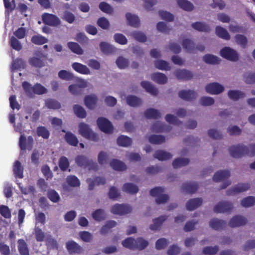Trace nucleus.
<instances>
[{"mask_svg": "<svg viewBox=\"0 0 255 255\" xmlns=\"http://www.w3.org/2000/svg\"><path fill=\"white\" fill-rule=\"evenodd\" d=\"M22 86L26 94L31 97L33 94L42 95L47 92V89L41 84L36 83L33 87L28 82L24 81Z\"/></svg>", "mask_w": 255, "mask_h": 255, "instance_id": "1", "label": "nucleus"}, {"mask_svg": "<svg viewBox=\"0 0 255 255\" xmlns=\"http://www.w3.org/2000/svg\"><path fill=\"white\" fill-rule=\"evenodd\" d=\"M75 160L77 165L81 167H83L89 170L97 171L98 169V166L96 162L88 159L83 155H78L75 158Z\"/></svg>", "mask_w": 255, "mask_h": 255, "instance_id": "2", "label": "nucleus"}, {"mask_svg": "<svg viewBox=\"0 0 255 255\" xmlns=\"http://www.w3.org/2000/svg\"><path fill=\"white\" fill-rule=\"evenodd\" d=\"M79 128V132L83 137L95 142L99 140L98 134L94 132L87 124L84 123H80Z\"/></svg>", "mask_w": 255, "mask_h": 255, "instance_id": "3", "label": "nucleus"}, {"mask_svg": "<svg viewBox=\"0 0 255 255\" xmlns=\"http://www.w3.org/2000/svg\"><path fill=\"white\" fill-rule=\"evenodd\" d=\"M221 55L224 58L232 62H236L238 60L239 55L238 53L233 49L225 47L220 51Z\"/></svg>", "mask_w": 255, "mask_h": 255, "instance_id": "4", "label": "nucleus"}, {"mask_svg": "<svg viewBox=\"0 0 255 255\" xmlns=\"http://www.w3.org/2000/svg\"><path fill=\"white\" fill-rule=\"evenodd\" d=\"M97 125L100 129L107 133L113 132L114 128L111 122L105 118H99L97 120Z\"/></svg>", "mask_w": 255, "mask_h": 255, "instance_id": "5", "label": "nucleus"}, {"mask_svg": "<svg viewBox=\"0 0 255 255\" xmlns=\"http://www.w3.org/2000/svg\"><path fill=\"white\" fill-rule=\"evenodd\" d=\"M205 90L207 93L217 95L225 91V87L218 82H212L206 85Z\"/></svg>", "mask_w": 255, "mask_h": 255, "instance_id": "6", "label": "nucleus"}, {"mask_svg": "<svg viewBox=\"0 0 255 255\" xmlns=\"http://www.w3.org/2000/svg\"><path fill=\"white\" fill-rule=\"evenodd\" d=\"M250 188V185L249 183H238L227 190L226 194L228 196H233L238 193L245 192L248 190Z\"/></svg>", "mask_w": 255, "mask_h": 255, "instance_id": "7", "label": "nucleus"}, {"mask_svg": "<svg viewBox=\"0 0 255 255\" xmlns=\"http://www.w3.org/2000/svg\"><path fill=\"white\" fill-rule=\"evenodd\" d=\"M111 211L114 214L125 215L131 212V208L128 205L116 204L112 207Z\"/></svg>", "mask_w": 255, "mask_h": 255, "instance_id": "8", "label": "nucleus"}, {"mask_svg": "<svg viewBox=\"0 0 255 255\" xmlns=\"http://www.w3.org/2000/svg\"><path fill=\"white\" fill-rule=\"evenodd\" d=\"M42 20L45 24L52 26H57L60 24V19L53 14L44 13L42 15Z\"/></svg>", "mask_w": 255, "mask_h": 255, "instance_id": "9", "label": "nucleus"}, {"mask_svg": "<svg viewBox=\"0 0 255 255\" xmlns=\"http://www.w3.org/2000/svg\"><path fill=\"white\" fill-rule=\"evenodd\" d=\"M234 208L233 204L229 201H221L218 203L214 208L216 213H228L231 212Z\"/></svg>", "mask_w": 255, "mask_h": 255, "instance_id": "10", "label": "nucleus"}, {"mask_svg": "<svg viewBox=\"0 0 255 255\" xmlns=\"http://www.w3.org/2000/svg\"><path fill=\"white\" fill-rule=\"evenodd\" d=\"M33 138L32 136L29 135L26 139L24 135L21 134L19 139V146L21 150L27 149L31 150L33 147Z\"/></svg>", "mask_w": 255, "mask_h": 255, "instance_id": "11", "label": "nucleus"}, {"mask_svg": "<svg viewBox=\"0 0 255 255\" xmlns=\"http://www.w3.org/2000/svg\"><path fill=\"white\" fill-rule=\"evenodd\" d=\"M245 145L239 144L236 145H233L229 148L230 155L234 158H239L245 155Z\"/></svg>", "mask_w": 255, "mask_h": 255, "instance_id": "12", "label": "nucleus"}, {"mask_svg": "<svg viewBox=\"0 0 255 255\" xmlns=\"http://www.w3.org/2000/svg\"><path fill=\"white\" fill-rule=\"evenodd\" d=\"M248 222L246 217L238 215L234 216L230 220L228 225L231 228H237L245 225Z\"/></svg>", "mask_w": 255, "mask_h": 255, "instance_id": "13", "label": "nucleus"}, {"mask_svg": "<svg viewBox=\"0 0 255 255\" xmlns=\"http://www.w3.org/2000/svg\"><path fill=\"white\" fill-rule=\"evenodd\" d=\"M66 248L70 254H79L83 251L82 248L78 244L72 240L66 242Z\"/></svg>", "mask_w": 255, "mask_h": 255, "instance_id": "14", "label": "nucleus"}, {"mask_svg": "<svg viewBox=\"0 0 255 255\" xmlns=\"http://www.w3.org/2000/svg\"><path fill=\"white\" fill-rule=\"evenodd\" d=\"M179 97L187 101H192L197 97V94L195 91L191 90H183L178 92Z\"/></svg>", "mask_w": 255, "mask_h": 255, "instance_id": "15", "label": "nucleus"}, {"mask_svg": "<svg viewBox=\"0 0 255 255\" xmlns=\"http://www.w3.org/2000/svg\"><path fill=\"white\" fill-rule=\"evenodd\" d=\"M209 226L217 231L223 230L226 227V222L221 219L213 218L209 222Z\"/></svg>", "mask_w": 255, "mask_h": 255, "instance_id": "16", "label": "nucleus"}, {"mask_svg": "<svg viewBox=\"0 0 255 255\" xmlns=\"http://www.w3.org/2000/svg\"><path fill=\"white\" fill-rule=\"evenodd\" d=\"M174 74L178 79L182 80H189L193 78L192 73L187 70H177L174 72Z\"/></svg>", "mask_w": 255, "mask_h": 255, "instance_id": "17", "label": "nucleus"}, {"mask_svg": "<svg viewBox=\"0 0 255 255\" xmlns=\"http://www.w3.org/2000/svg\"><path fill=\"white\" fill-rule=\"evenodd\" d=\"M227 96L229 98L233 101H237L241 99L246 97V94L239 90H230L227 93Z\"/></svg>", "mask_w": 255, "mask_h": 255, "instance_id": "18", "label": "nucleus"}, {"mask_svg": "<svg viewBox=\"0 0 255 255\" xmlns=\"http://www.w3.org/2000/svg\"><path fill=\"white\" fill-rule=\"evenodd\" d=\"M88 184V189L92 190L94 189L95 185H104L106 183V179L102 177H96L94 180L91 178H88L86 180Z\"/></svg>", "mask_w": 255, "mask_h": 255, "instance_id": "19", "label": "nucleus"}, {"mask_svg": "<svg viewBox=\"0 0 255 255\" xmlns=\"http://www.w3.org/2000/svg\"><path fill=\"white\" fill-rule=\"evenodd\" d=\"M62 131L65 132L64 139L69 145L73 146H77L79 141L76 135L70 131L66 132L64 129Z\"/></svg>", "mask_w": 255, "mask_h": 255, "instance_id": "20", "label": "nucleus"}, {"mask_svg": "<svg viewBox=\"0 0 255 255\" xmlns=\"http://www.w3.org/2000/svg\"><path fill=\"white\" fill-rule=\"evenodd\" d=\"M98 101L97 97L95 94L87 95L84 98V104L90 109H93Z\"/></svg>", "mask_w": 255, "mask_h": 255, "instance_id": "21", "label": "nucleus"}, {"mask_svg": "<svg viewBox=\"0 0 255 255\" xmlns=\"http://www.w3.org/2000/svg\"><path fill=\"white\" fill-rule=\"evenodd\" d=\"M17 244V249L20 255H29L28 245L23 239H18Z\"/></svg>", "mask_w": 255, "mask_h": 255, "instance_id": "22", "label": "nucleus"}, {"mask_svg": "<svg viewBox=\"0 0 255 255\" xmlns=\"http://www.w3.org/2000/svg\"><path fill=\"white\" fill-rule=\"evenodd\" d=\"M202 199L200 198H196L189 200L186 203V208L189 211H193L202 204Z\"/></svg>", "mask_w": 255, "mask_h": 255, "instance_id": "23", "label": "nucleus"}, {"mask_svg": "<svg viewBox=\"0 0 255 255\" xmlns=\"http://www.w3.org/2000/svg\"><path fill=\"white\" fill-rule=\"evenodd\" d=\"M72 68L77 72L82 74L88 75L90 74L89 69L85 65L78 62H74L72 64Z\"/></svg>", "mask_w": 255, "mask_h": 255, "instance_id": "24", "label": "nucleus"}, {"mask_svg": "<svg viewBox=\"0 0 255 255\" xmlns=\"http://www.w3.org/2000/svg\"><path fill=\"white\" fill-rule=\"evenodd\" d=\"M230 176V172L229 170H220L214 174L213 179L215 182H220L228 178Z\"/></svg>", "mask_w": 255, "mask_h": 255, "instance_id": "25", "label": "nucleus"}, {"mask_svg": "<svg viewBox=\"0 0 255 255\" xmlns=\"http://www.w3.org/2000/svg\"><path fill=\"white\" fill-rule=\"evenodd\" d=\"M182 45L185 50L189 53H196L195 44L189 39H184L182 40Z\"/></svg>", "mask_w": 255, "mask_h": 255, "instance_id": "26", "label": "nucleus"}, {"mask_svg": "<svg viewBox=\"0 0 255 255\" xmlns=\"http://www.w3.org/2000/svg\"><path fill=\"white\" fill-rule=\"evenodd\" d=\"M87 86L86 82L83 81L79 85L74 84L69 86V91L73 95H79L82 93V88Z\"/></svg>", "mask_w": 255, "mask_h": 255, "instance_id": "27", "label": "nucleus"}, {"mask_svg": "<svg viewBox=\"0 0 255 255\" xmlns=\"http://www.w3.org/2000/svg\"><path fill=\"white\" fill-rule=\"evenodd\" d=\"M23 167L18 160L14 162L13 166V171L15 177L20 179L22 178L23 177Z\"/></svg>", "mask_w": 255, "mask_h": 255, "instance_id": "28", "label": "nucleus"}, {"mask_svg": "<svg viewBox=\"0 0 255 255\" xmlns=\"http://www.w3.org/2000/svg\"><path fill=\"white\" fill-rule=\"evenodd\" d=\"M110 166L115 170L123 171L127 169L126 165L122 161L114 159L110 162Z\"/></svg>", "mask_w": 255, "mask_h": 255, "instance_id": "29", "label": "nucleus"}, {"mask_svg": "<svg viewBox=\"0 0 255 255\" xmlns=\"http://www.w3.org/2000/svg\"><path fill=\"white\" fill-rule=\"evenodd\" d=\"M126 101L127 104L130 107H137L139 106L141 103V100L134 95H128L127 97Z\"/></svg>", "mask_w": 255, "mask_h": 255, "instance_id": "30", "label": "nucleus"}, {"mask_svg": "<svg viewBox=\"0 0 255 255\" xmlns=\"http://www.w3.org/2000/svg\"><path fill=\"white\" fill-rule=\"evenodd\" d=\"M141 86L145 91L152 95H156L157 94V90L154 87L152 84L148 81H143L140 83Z\"/></svg>", "mask_w": 255, "mask_h": 255, "instance_id": "31", "label": "nucleus"}, {"mask_svg": "<svg viewBox=\"0 0 255 255\" xmlns=\"http://www.w3.org/2000/svg\"><path fill=\"white\" fill-rule=\"evenodd\" d=\"M128 24L133 27H137L139 25L140 20L138 16L128 12L126 14Z\"/></svg>", "mask_w": 255, "mask_h": 255, "instance_id": "32", "label": "nucleus"}, {"mask_svg": "<svg viewBox=\"0 0 255 255\" xmlns=\"http://www.w3.org/2000/svg\"><path fill=\"white\" fill-rule=\"evenodd\" d=\"M182 190L187 193H194L198 189L196 183H185L182 185Z\"/></svg>", "mask_w": 255, "mask_h": 255, "instance_id": "33", "label": "nucleus"}, {"mask_svg": "<svg viewBox=\"0 0 255 255\" xmlns=\"http://www.w3.org/2000/svg\"><path fill=\"white\" fill-rule=\"evenodd\" d=\"M122 190L123 191L130 194H136L138 191V187L131 183H127L124 184Z\"/></svg>", "mask_w": 255, "mask_h": 255, "instance_id": "34", "label": "nucleus"}, {"mask_svg": "<svg viewBox=\"0 0 255 255\" xmlns=\"http://www.w3.org/2000/svg\"><path fill=\"white\" fill-rule=\"evenodd\" d=\"M117 142L121 146L128 147L131 144L132 140L130 137L121 135L118 137Z\"/></svg>", "mask_w": 255, "mask_h": 255, "instance_id": "35", "label": "nucleus"}, {"mask_svg": "<svg viewBox=\"0 0 255 255\" xmlns=\"http://www.w3.org/2000/svg\"><path fill=\"white\" fill-rule=\"evenodd\" d=\"M67 47L74 53L78 55H82L83 54V50L79 44L76 42H68L67 43Z\"/></svg>", "mask_w": 255, "mask_h": 255, "instance_id": "36", "label": "nucleus"}, {"mask_svg": "<svg viewBox=\"0 0 255 255\" xmlns=\"http://www.w3.org/2000/svg\"><path fill=\"white\" fill-rule=\"evenodd\" d=\"M92 218L96 221L100 222L104 220L106 217V214L104 210L97 209L92 214Z\"/></svg>", "mask_w": 255, "mask_h": 255, "instance_id": "37", "label": "nucleus"}, {"mask_svg": "<svg viewBox=\"0 0 255 255\" xmlns=\"http://www.w3.org/2000/svg\"><path fill=\"white\" fill-rule=\"evenodd\" d=\"M99 46L102 52L105 54H112L115 51L114 47L106 42H101Z\"/></svg>", "mask_w": 255, "mask_h": 255, "instance_id": "38", "label": "nucleus"}, {"mask_svg": "<svg viewBox=\"0 0 255 255\" xmlns=\"http://www.w3.org/2000/svg\"><path fill=\"white\" fill-rule=\"evenodd\" d=\"M191 26L194 29L202 32H208L210 30V27L205 23L196 22L193 23Z\"/></svg>", "mask_w": 255, "mask_h": 255, "instance_id": "39", "label": "nucleus"}, {"mask_svg": "<svg viewBox=\"0 0 255 255\" xmlns=\"http://www.w3.org/2000/svg\"><path fill=\"white\" fill-rule=\"evenodd\" d=\"M135 250L141 251L146 248L148 245V242L141 237L135 239Z\"/></svg>", "mask_w": 255, "mask_h": 255, "instance_id": "40", "label": "nucleus"}, {"mask_svg": "<svg viewBox=\"0 0 255 255\" xmlns=\"http://www.w3.org/2000/svg\"><path fill=\"white\" fill-rule=\"evenodd\" d=\"M241 205L245 208H249L255 205V197L250 196L241 201Z\"/></svg>", "mask_w": 255, "mask_h": 255, "instance_id": "41", "label": "nucleus"}, {"mask_svg": "<svg viewBox=\"0 0 255 255\" xmlns=\"http://www.w3.org/2000/svg\"><path fill=\"white\" fill-rule=\"evenodd\" d=\"M189 163V159L187 158H177L172 162L174 168H178L188 165Z\"/></svg>", "mask_w": 255, "mask_h": 255, "instance_id": "42", "label": "nucleus"}, {"mask_svg": "<svg viewBox=\"0 0 255 255\" xmlns=\"http://www.w3.org/2000/svg\"><path fill=\"white\" fill-rule=\"evenodd\" d=\"M144 115L146 119H155L159 116V112L153 108H149L144 111Z\"/></svg>", "mask_w": 255, "mask_h": 255, "instance_id": "43", "label": "nucleus"}, {"mask_svg": "<svg viewBox=\"0 0 255 255\" xmlns=\"http://www.w3.org/2000/svg\"><path fill=\"white\" fill-rule=\"evenodd\" d=\"M178 5L186 11H192L194 9L193 4L187 0H177Z\"/></svg>", "mask_w": 255, "mask_h": 255, "instance_id": "44", "label": "nucleus"}, {"mask_svg": "<svg viewBox=\"0 0 255 255\" xmlns=\"http://www.w3.org/2000/svg\"><path fill=\"white\" fill-rule=\"evenodd\" d=\"M117 223L115 221H109L107 222L106 224L104 225L100 230V234L102 235H105L107 234L112 228L115 227Z\"/></svg>", "mask_w": 255, "mask_h": 255, "instance_id": "45", "label": "nucleus"}, {"mask_svg": "<svg viewBox=\"0 0 255 255\" xmlns=\"http://www.w3.org/2000/svg\"><path fill=\"white\" fill-rule=\"evenodd\" d=\"M216 33L219 37L223 39L229 40L230 38V36L227 30L220 26H217L216 27Z\"/></svg>", "mask_w": 255, "mask_h": 255, "instance_id": "46", "label": "nucleus"}, {"mask_svg": "<svg viewBox=\"0 0 255 255\" xmlns=\"http://www.w3.org/2000/svg\"><path fill=\"white\" fill-rule=\"evenodd\" d=\"M31 41L33 44L39 45L44 44L48 42L46 38L39 34L32 36Z\"/></svg>", "mask_w": 255, "mask_h": 255, "instance_id": "47", "label": "nucleus"}, {"mask_svg": "<svg viewBox=\"0 0 255 255\" xmlns=\"http://www.w3.org/2000/svg\"><path fill=\"white\" fill-rule=\"evenodd\" d=\"M203 59L205 63L211 64H218L220 62V59L217 56L209 54L204 56Z\"/></svg>", "mask_w": 255, "mask_h": 255, "instance_id": "48", "label": "nucleus"}, {"mask_svg": "<svg viewBox=\"0 0 255 255\" xmlns=\"http://www.w3.org/2000/svg\"><path fill=\"white\" fill-rule=\"evenodd\" d=\"M208 134L209 137L215 140H220L223 137L222 132L220 130L214 128L208 130Z\"/></svg>", "mask_w": 255, "mask_h": 255, "instance_id": "49", "label": "nucleus"}, {"mask_svg": "<svg viewBox=\"0 0 255 255\" xmlns=\"http://www.w3.org/2000/svg\"><path fill=\"white\" fill-rule=\"evenodd\" d=\"M135 239L128 237L122 241V245L126 248L135 250Z\"/></svg>", "mask_w": 255, "mask_h": 255, "instance_id": "50", "label": "nucleus"}, {"mask_svg": "<svg viewBox=\"0 0 255 255\" xmlns=\"http://www.w3.org/2000/svg\"><path fill=\"white\" fill-rule=\"evenodd\" d=\"M66 182L71 187H79L80 185V180L74 175L68 176L66 178Z\"/></svg>", "mask_w": 255, "mask_h": 255, "instance_id": "51", "label": "nucleus"}, {"mask_svg": "<svg viewBox=\"0 0 255 255\" xmlns=\"http://www.w3.org/2000/svg\"><path fill=\"white\" fill-rule=\"evenodd\" d=\"M46 106L48 109L58 110L59 109L61 106L60 103L57 100L52 99H48L45 102Z\"/></svg>", "mask_w": 255, "mask_h": 255, "instance_id": "52", "label": "nucleus"}, {"mask_svg": "<svg viewBox=\"0 0 255 255\" xmlns=\"http://www.w3.org/2000/svg\"><path fill=\"white\" fill-rule=\"evenodd\" d=\"M29 63L32 66L41 68L44 66V62L43 60L36 57H32L29 59Z\"/></svg>", "mask_w": 255, "mask_h": 255, "instance_id": "53", "label": "nucleus"}, {"mask_svg": "<svg viewBox=\"0 0 255 255\" xmlns=\"http://www.w3.org/2000/svg\"><path fill=\"white\" fill-rule=\"evenodd\" d=\"M73 111L77 117L80 118H84L86 117V112L81 106L75 105L73 107Z\"/></svg>", "mask_w": 255, "mask_h": 255, "instance_id": "54", "label": "nucleus"}, {"mask_svg": "<svg viewBox=\"0 0 255 255\" xmlns=\"http://www.w3.org/2000/svg\"><path fill=\"white\" fill-rule=\"evenodd\" d=\"M219 250L218 246L214 247L208 246L203 249V254L205 255H215Z\"/></svg>", "mask_w": 255, "mask_h": 255, "instance_id": "55", "label": "nucleus"}, {"mask_svg": "<svg viewBox=\"0 0 255 255\" xmlns=\"http://www.w3.org/2000/svg\"><path fill=\"white\" fill-rule=\"evenodd\" d=\"M199 103L203 106H211L214 104L215 100L212 97L203 96L200 99Z\"/></svg>", "mask_w": 255, "mask_h": 255, "instance_id": "56", "label": "nucleus"}, {"mask_svg": "<svg viewBox=\"0 0 255 255\" xmlns=\"http://www.w3.org/2000/svg\"><path fill=\"white\" fill-rule=\"evenodd\" d=\"M18 187L21 192L24 195L29 194H34L35 192V187L32 185H29L27 187H23L20 183H17Z\"/></svg>", "mask_w": 255, "mask_h": 255, "instance_id": "57", "label": "nucleus"}, {"mask_svg": "<svg viewBox=\"0 0 255 255\" xmlns=\"http://www.w3.org/2000/svg\"><path fill=\"white\" fill-rule=\"evenodd\" d=\"M59 167L62 171H66L69 166L68 158L64 156H61L59 160Z\"/></svg>", "mask_w": 255, "mask_h": 255, "instance_id": "58", "label": "nucleus"}, {"mask_svg": "<svg viewBox=\"0 0 255 255\" xmlns=\"http://www.w3.org/2000/svg\"><path fill=\"white\" fill-rule=\"evenodd\" d=\"M9 44L10 46L16 51H20L22 49V45L20 41L12 36L10 39Z\"/></svg>", "mask_w": 255, "mask_h": 255, "instance_id": "59", "label": "nucleus"}, {"mask_svg": "<svg viewBox=\"0 0 255 255\" xmlns=\"http://www.w3.org/2000/svg\"><path fill=\"white\" fill-rule=\"evenodd\" d=\"M227 132L231 136L239 135L242 133V129L237 126L230 125L227 128Z\"/></svg>", "mask_w": 255, "mask_h": 255, "instance_id": "60", "label": "nucleus"}, {"mask_svg": "<svg viewBox=\"0 0 255 255\" xmlns=\"http://www.w3.org/2000/svg\"><path fill=\"white\" fill-rule=\"evenodd\" d=\"M243 78L247 84H255V73L247 72L244 74Z\"/></svg>", "mask_w": 255, "mask_h": 255, "instance_id": "61", "label": "nucleus"}, {"mask_svg": "<svg viewBox=\"0 0 255 255\" xmlns=\"http://www.w3.org/2000/svg\"><path fill=\"white\" fill-rule=\"evenodd\" d=\"M47 197L53 203H57L60 200L59 194L54 190H49L47 192Z\"/></svg>", "mask_w": 255, "mask_h": 255, "instance_id": "62", "label": "nucleus"}, {"mask_svg": "<svg viewBox=\"0 0 255 255\" xmlns=\"http://www.w3.org/2000/svg\"><path fill=\"white\" fill-rule=\"evenodd\" d=\"M0 214L6 219H9L11 217V211L6 205H0Z\"/></svg>", "mask_w": 255, "mask_h": 255, "instance_id": "63", "label": "nucleus"}, {"mask_svg": "<svg viewBox=\"0 0 255 255\" xmlns=\"http://www.w3.org/2000/svg\"><path fill=\"white\" fill-rule=\"evenodd\" d=\"M35 238L37 242H43L45 238L44 233L39 227H35L34 228Z\"/></svg>", "mask_w": 255, "mask_h": 255, "instance_id": "64", "label": "nucleus"}]
</instances>
